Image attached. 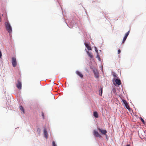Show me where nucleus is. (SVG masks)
Returning <instances> with one entry per match:
<instances>
[{"mask_svg": "<svg viewBox=\"0 0 146 146\" xmlns=\"http://www.w3.org/2000/svg\"><path fill=\"white\" fill-rule=\"evenodd\" d=\"M129 31L128 32H127V33H126V34L125 35V36L126 37H127V36H128V35H129Z\"/></svg>", "mask_w": 146, "mask_h": 146, "instance_id": "obj_19", "label": "nucleus"}, {"mask_svg": "<svg viewBox=\"0 0 146 146\" xmlns=\"http://www.w3.org/2000/svg\"><path fill=\"white\" fill-rule=\"evenodd\" d=\"M93 71L95 77L96 78H98L99 76V74L98 70L94 68L93 69Z\"/></svg>", "mask_w": 146, "mask_h": 146, "instance_id": "obj_2", "label": "nucleus"}, {"mask_svg": "<svg viewBox=\"0 0 146 146\" xmlns=\"http://www.w3.org/2000/svg\"><path fill=\"white\" fill-rule=\"evenodd\" d=\"M93 134L96 137H99L100 138L101 137V135L98 132L95 130H94Z\"/></svg>", "mask_w": 146, "mask_h": 146, "instance_id": "obj_7", "label": "nucleus"}, {"mask_svg": "<svg viewBox=\"0 0 146 146\" xmlns=\"http://www.w3.org/2000/svg\"><path fill=\"white\" fill-rule=\"evenodd\" d=\"M20 110L23 111V113H24V110L23 109V107L22 106H20Z\"/></svg>", "mask_w": 146, "mask_h": 146, "instance_id": "obj_16", "label": "nucleus"}, {"mask_svg": "<svg viewBox=\"0 0 146 146\" xmlns=\"http://www.w3.org/2000/svg\"><path fill=\"white\" fill-rule=\"evenodd\" d=\"M114 76H115V77H116V76L115 75H114Z\"/></svg>", "mask_w": 146, "mask_h": 146, "instance_id": "obj_30", "label": "nucleus"}, {"mask_svg": "<svg viewBox=\"0 0 146 146\" xmlns=\"http://www.w3.org/2000/svg\"><path fill=\"white\" fill-rule=\"evenodd\" d=\"M76 74L78 75L79 76H80L81 78H82L83 76L82 74L79 71H76Z\"/></svg>", "mask_w": 146, "mask_h": 146, "instance_id": "obj_9", "label": "nucleus"}, {"mask_svg": "<svg viewBox=\"0 0 146 146\" xmlns=\"http://www.w3.org/2000/svg\"><path fill=\"white\" fill-rule=\"evenodd\" d=\"M126 40V39L123 38V41L122 42V44H123Z\"/></svg>", "mask_w": 146, "mask_h": 146, "instance_id": "obj_23", "label": "nucleus"}, {"mask_svg": "<svg viewBox=\"0 0 146 146\" xmlns=\"http://www.w3.org/2000/svg\"><path fill=\"white\" fill-rule=\"evenodd\" d=\"M121 52V50L120 49H119L118 50V54H119Z\"/></svg>", "mask_w": 146, "mask_h": 146, "instance_id": "obj_26", "label": "nucleus"}, {"mask_svg": "<svg viewBox=\"0 0 146 146\" xmlns=\"http://www.w3.org/2000/svg\"><path fill=\"white\" fill-rule=\"evenodd\" d=\"M94 48H95V51H96V52L97 53H98V50L97 48H96V47L95 46L94 47Z\"/></svg>", "mask_w": 146, "mask_h": 146, "instance_id": "obj_22", "label": "nucleus"}, {"mask_svg": "<svg viewBox=\"0 0 146 146\" xmlns=\"http://www.w3.org/2000/svg\"><path fill=\"white\" fill-rule=\"evenodd\" d=\"M140 119L141 120V121L143 123L145 124V121L144 120V119L142 117H141L140 118Z\"/></svg>", "mask_w": 146, "mask_h": 146, "instance_id": "obj_21", "label": "nucleus"}, {"mask_svg": "<svg viewBox=\"0 0 146 146\" xmlns=\"http://www.w3.org/2000/svg\"><path fill=\"white\" fill-rule=\"evenodd\" d=\"M86 52L88 56H89L91 58H92L94 57V56L92 55V53L88 51H87Z\"/></svg>", "mask_w": 146, "mask_h": 146, "instance_id": "obj_10", "label": "nucleus"}, {"mask_svg": "<svg viewBox=\"0 0 146 146\" xmlns=\"http://www.w3.org/2000/svg\"><path fill=\"white\" fill-rule=\"evenodd\" d=\"M124 38H125V39H126V38H127V37H125V36H124Z\"/></svg>", "mask_w": 146, "mask_h": 146, "instance_id": "obj_27", "label": "nucleus"}, {"mask_svg": "<svg viewBox=\"0 0 146 146\" xmlns=\"http://www.w3.org/2000/svg\"><path fill=\"white\" fill-rule=\"evenodd\" d=\"M122 101L125 105V106L126 107V108L129 111H130V108L129 106L128 105V104H127L126 100H123Z\"/></svg>", "mask_w": 146, "mask_h": 146, "instance_id": "obj_4", "label": "nucleus"}, {"mask_svg": "<svg viewBox=\"0 0 146 146\" xmlns=\"http://www.w3.org/2000/svg\"><path fill=\"white\" fill-rule=\"evenodd\" d=\"M12 63L13 66L14 67H15L17 65V62L16 58L14 57H13L12 59Z\"/></svg>", "mask_w": 146, "mask_h": 146, "instance_id": "obj_3", "label": "nucleus"}, {"mask_svg": "<svg viewBox=\"0 0 146 146\" xmlns=\"http://www.w3.org/2000/svg\"><path fill=\"white\" fill-rule=\"evenodd\" d=\"M129 31L128 32H127V33H126V34L125 35V36L126 37H127V36H128V35H129Z\"/></svg>", "mask_w": 146, "mask_h": 146, "instance_id": "obj_17", "label": "nucleus"}, {"mask_svg": "<svg viewBox=\"0 0 146 146\" xmlns=\"http://www.w3.org/2000/svg\"><path fill=\"white\" fill-rule=\"evenodd\" d=\"M102 88L101 87L100 90H99V95L100 96H102Z\"/></svg>", "mask_w": 146, "mask_h": 146, "instance_id": "obj_14", "label": "nucleus"}, {"mask_svg": "<svg viewBox=\"0 0 146 146\" xmlns=\"http://www.w3.org/2000/svg\"><path fill=\"white\" fill-rule=\"evenodd\" d=\"M37 132L40 134L41 132L40 129L39 128H38L37 130Z\"/></svg>", "mask_w": 146, "mask_h": 146, "instance_id": "obj_20", "label": "nucleus"}, {"mask_svg": "<svg viewBox=\"0 0 146 146\" xmlns=\"http://www.w3.org/2000/svg\"><path fill=\"white\" fill-rule=\"evenodd\" d=\"M44 137L46 138H47L48 137V134L47 132L45 129H44Z\"/></svg>", "mask_w": 146, "mask_h": 146, "instance_id": "obj_12", "label": "nucleus"}, {"mask_svg": "<svg viewBox=\"0 0 146 146\" xmlns=\"http://www.w3.org/2000/svg\"><path fill=\"white\" fill-rule=\"evenodd\" d=\"M52 145H53V146H56V145L55 144V143L54 141H53L52 142Z\"/></svg>", "mask_w": 146, "mask_h": 146, "instance_id": "obj_24", "label": "nucleus"}, {"mask_svg": "<svg viewBox=\"0 0 146 146\" xmlns=\"http://www.w3.org/2000/svg\"><path fill=\"white\" fill-rule=\"evenodd\" d=\"M5 25L7 31L9 34L11 33L12 32V28L11 26L8 21L5 23Z\"/></svg>", "mask_w": 146, "mask_h": 146, "instance_id": "obj_1", "label": "nucleus"}, {"mask_svg": "<svg viewBox=\"0 0 146 146\" xmlns=\"http://www.w3.org/2000/svg\"><path fill=\"white\" fill-rule=\"evenodd\" d=\"M2 57V53L1 51L0 50V58H1Z\"/></svg>", "mask_w": 146, "mask_h": 146, "instance_id": "obj_25", "label": "nucleus"}, {"mask_svg": "<svg viewBox=\"0 0 146 146\" xmlns=\"http://www.w3.org/2000/svg\"><path fill=\"white\" fill-rule=\"evenodd\" d=\"M94 116L96 118H98V115L97 112L96 111L94 112Z\"/></svg>", "mask_w": 146, "mask_h": 146, "instance_id": "obj_13", "label": "nucleus"}, {"mask_svg": "<svg viewBox=\"0 0 146 146\" xmlns=\"http://www.w3.org/2000/svg\"><path fill=\"white\" fill-rule=\"evenodd\" d=\"M98 129L99 131L102 133V134L104 135H106V133H107V131L105 130L102 129L100 128H98Z\"/></svg>", "mask_w": 146, "mask_h": 146, "instance_id": "obj_5", "label": "nucleus"}, {"mask_svg": "<svg viewBox=\"0 0 146 146\" xmlns=\"http://www.w3.org/2000/svg\"><path fill=\"white\" fill-rule=\"evenodd\" d=\"M115 82L116 84L118 85H120L121 84V80L118 79H116L115 80Z\"/></svg>", "mask_w": 146, "mask_h": 146, "instance_id": "obj_11", "label": "nucleus"}, {"mask_svg": "<svg viewBox=\"0 0 146 146\" xmlns=\"http://www.w3.org/2000/svg\"><path fill=\"white\" fill-rule=\"evenodd\" d=\"M129 31L128 32H127V33H126V34L125 35V36L126 37H127V36H128V35H129Z\"/></svg>", "mask_w": 146, "mask_h": 146, "instance_id": "obj_18", "label": "nucleus"}, {"mask_svg": "<svg viewBox=\"0 0 146 146\" xmlns=\"http://www.w3.org/2000/svg\"><path fill=\"white\" fill-rule=\"evenodd\" d=\"M126 146H130L129 145H127Z\"/></svg>", "mask_w": 146, "mask_h": 146, "instance_id": "obj_29", "label": "nucleus"}, {"mask_svg": "<svg viewBox=\"0 0 146 146\" xmlns=\"http://www.w3.org/2000/svg\"><path fill=\"white\" fill-rule=\"evenodd\" d=\"M42 116H43V117H44V114H43V113H42Z\"/></svg>", "mask_w": 146, "mask_h": 146, "instance_id": "obj_28", "label": "nucleus"}, {"mask_svg": "<svg viewBox=\"0 0 146 146\" xmlns=\"http://www.w3.org/2000/svg\"><path fill=\"white\" fill-rule=\"evenodd\" d=\"M96 58H98V59L99 61H100L101 60V58L100 57V55H99V54H98V53H97V56Z\"/></svg>", "mask_w": 146, "mask_h": 146, "instance_id": "obj_15", "label": "nucleus"}, {"mask_svg": "<svg viewBox=\"0 0 146 146\" xmlns=\"http://www.w3.org/2000/svg\"><path fill=\"white\" fill-rule=\"evenodd\" d=\"M16 86L19 90H21V89L22 87L21 82L19 81H18L16 84Z\"/></svg>", "mask_w": 146, "mask_h": 146, "instance_id": "obj_6", "label": "nucleus"}, {"mask_svg": "<svg viewBox=\"0 0 146 146\" xmlns=\"http://www.w3.org/2000/svg\"><path fill=\"white\" fill-rule=\"evenodd\" d=\"M84 44L88 50H91L92 48L90 46V44H88L86 43H84Z\"/></svg>", "mask_w": 146, "mask_h": 146, "instance_id": "obj_8", "label": "nucleus"}]
</instances>
